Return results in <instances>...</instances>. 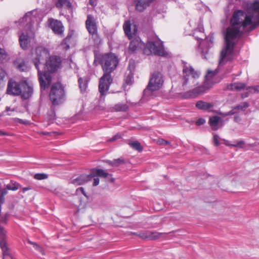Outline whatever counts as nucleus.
<instances>
[{"label":"nucleus","mask_w":259,"mask_h":259,"mask_svg":"<svg viewBox=\"0 0 259 259\" xmlns=\"http://www.w3.org/2000/svg\"><path fill=\"white\" fill-rule=\"evenodd\" d=\"M230 22L231 26L227 29L225 34V47L221 53L219 66L234 58L235 44L245 27L251 24L252 17L238 10L234 13Z\"/></svg>","instance_id":"f257e3e1"},{"label":"nucleus","mask_w":259,"mask_h":259,"mask_svg":"<svg viewBox=\"0 0 259 259\" xmlns=\"http://www.w3.org/2000/svg\"><path fill=\"white\" fill-rule=\"evenodd\" d=\"M98 61L101 65L103 75L100 78L99 91L101 95H105L109 90L110 85L113 82L111 73L115 70L118 64L117 56L113 53L104 54L98 57H95L94 64Z\"/></svg>","instance_id":"f03ea898"},{"label":"nucleus","mask_w":259,"mask_h":259,"mask_svg":"<svg viewBox=\"0 0 259 259\" xmlns=\"http://www.w3.org/2000/svg\"><path fill=\"white\" fill-rule=\"evenodd\" d=\"M142 49H143V53L147 55L153 54L160 56H166L168 55L164 50L162 42L159 40L149 41L146 45L140 37H136L131 41L128 47L131 53Z\"/></svg>","instance_id":"7ed1b4c3"},{"label":"nucleus","mask_w":259,"mask_h":259,"mask_svg":"<svg viewBox=\"0 0 259 259\" xmlns=\"http://www.w3.org/2000/svg\"><path fill=\"white\" fill-rule=\"evenodd\" d=\"M48 50L43 47H38L35 49L33 63L38 71V79L41 89L45 90L48 89L52 82V76L50 73L44 71L40 72L38 66L40 61L44 60L48 55Z\"/></svg>","instance_id":"20e7f679"},{"label":"nucleus","mask_w":259,"mask_h":259,"mask_svg":"<svg viewBox=\"0 0 259 259\" xmlns=\"http://www.w3.org/2000/svg\"><path fill=\"white\" fill-rule=\"evenodd\" d=\"M200 73L195 71L190 65L186 62H183V77L180 82V89L185 90L197 83L196 79L199 77Z\"/></svg>","instance_id":"39448f33"},{"label":"nucleus","mask_w":259,"mask_h":259,"mask_svg":"<svg viewBox=\"0 0 259 259\" xmlns=\"http://www.w3.org/2000/svg\"><path fill=\"white\" fill-rule=\"evenodd\" d=\"M164 83V77L162 73L155 71L150 75L149 82L143 91L144 96H150L153 93L160 89Z\"/></svg>","instance_id":"423d86ee"},{"label":"nucleus","mask_w":259,"mask_h":259,"mask_svg":"<svg viewBox=\"0 0 259 259\" xmlns=\"http://www.w3.org/2000/svg\"><path fill=\"white\" fill-rule=\"evenodd\" d=\"M65 97L64 88L60 83H54L50 93V98L52 103L54 105H57L62 103Z\"/></svg>","instance_id":"0eeeda50"},{"label":"nucleus","mask_w":259,"mask_h":259,"mask_svg":"<svg viewBox=\"0 0 259 259\" xmlns=\"http://www.w3.org/2000/svg\"><path fill=\"white\" fill-rule=\"evenodd\" d=\"M85 27L89 33L92 36L94 41L98 42L100 41V38L98 33V26L96 20L92 15H88L85 21Z\"/></svg>","instance_id":"6e6552de"},{"label":"nucleus","mask_w":259,"mask_h":259,"mask_svg":"<svg viewBox=\"0 0 259 259\" xmlns=\"http://www.w3.org/2000/svg\"><path fill=\"white\" fill-rule=\"evenodd\" d=\"M208 89L206 83L198 86L186 92L181 94L180 97L184 99L193 98L203 94Z\"/></svg>","instance_id":"1a4fd4ad"},{"label":"nucleus","mask_w":259,"mask_h":259,"mask_svg":"<svg viewBox=\"0 0 259 259\" xmlns=\"http://www.w3.org/2000/svg\"><path fill=\"white\" fill-rule=\"evenodd\" d=\"M62 60L58 56H51L46 60V66L49 72H54L61 66Z\"/></svg>","instance_id":"9d476101"},{"label":"nucleus","mask_w":259,"mask_h":259,"mask_svg":"<svg viewBox=\"0 0 259 259\" xmlns=\"http://www.w3.org/2000/svg\"><path fill=\"white\" fill-rule=\"evenodd\" d=\"M48 22L50 27L55 34L61 37L63 36L64 27L60 21L50 18Z\"/></svg>","instance_id":"9b49d317"},{"label":"nucleus","mask_w":259,"mask_h":259,"mask_svg":"<svg viewBox=\"0 0 259 259\" xmlns=\"http://www.w3.org/2000/svg\"><path fill=\"white\" fill-rule=\"evenodd\" d=\"M22 82L19 83L13 80H10L7 85V94L13 95H20L22 92Z\"/></svg>","instance_id":"f8f14e48"},{"label":"nucleus","mask_w":259,"mask_h":259,"mask_svg":"<svg viewBox=\"0 0 259 259\" xmlns=\"http://www.w3.org/2000/svg\"><path fill=\"white\" fill-rule=\"evenodd\" d=\"M133 234L136 235L143 239L156 240L163 236L164 233L149 231H144L137 233H134Z\"/></svg>","instance_id":"ddd939ff"},{"label":"nucleus","mask_w":259,"mask_h":259,"mask_svg":"<svg viewBox=\"0 0 259 259\" xmlns=\"http://www.w3.org/2000/svg\"><path fill=\"white\" fill-rule=\"evenodd\" d=\"M195 37L198 40L201 39L202 41L199 43V48L201 49V54L204 55V58H206L205 55L207 53L208 51V48L207 47H205L203 48V46H205L206 40H203V37L204 36V34L203 32H202L200 30H195L194 33Z\"/></svg>","instance_id":"4468645a"},{"label":"nucleus","mask_w":259,"mask_h":259,"mask_svg":"<svg viewBox=\"0 0 259 259\" xmlns=\"http://www.w3.org/2000/svg\"><path fill=\"white\" fill-rule=\"evenodd\" d=\"M94 177V176L92 174L81 175L76 178H72L71 183L75 186L83 185L91 181Z\"/></svg>","instance_id":"2eb2a0df"},{"label":"nucleus","mask_w":259,"mask_h":259,"mask_svg":"<svg viewBox=\"0 0 259 259\" xmlns=\"http://www.w3.org/2000/svg\"><path fill=\"white\" fill-rule=\"evenodd\" d=\"M22 92L20 95L24 99H29L33 93V88L26 81L22 82Z\"/></svg>","instance_id":"dca6fc26"},{"label":"nucleus","mask_w":259,"mask_h":259,"mask_svg":"<svg viewBox=\"0 0 259 259\" xmlns=\"http://www.w3.org/2000/svg\"><path fill=\"white\" fill-rule=\"evenodd\" d=\"M34 18L32 16V13L28 12L20 20V23L22 26H25L27 29H30L32 26V22Z\"/></svg>","instance_id":"f3484780"},{"label":"nucleus","mask_w":259,"mask_h":259,"mask_svg":"<svg viewBox=\"0 0 259 259\" xmlns=\"http://www.w3.org/2000/svg\"><path fill=\"white\" fill-rule=\"evenodd\" d=\"M246 84L244 83L236 82L233 83L228 84L226 85L225 90L229 91H241L246 89Z\"/></svg>","instance_id":"a211bd4d"},{"label":"nucleus","mask_w":259,"mask_h":259,"mask_svg":"<svg viewBox=\"0 0 259 259\" xmlns=\"http://www.w3.org/2000/svg\"><path fill=\"white\" fill-rule=\"evenodd\" d=\"M128 68L130 71L127 75L125 76L124 81L127 84L130 85L132 84L134 80V73L133 72V71L134 70L135 66L133 62L131 61H130Z\"/></svg>","instance_id":"6ab92c4d"},{"label":"nucleus","mask_w":259,"mask_h":259,"mask_svg":"<svg viewBox=\"0 0 259 259\" xmlns=\"http://www.w3.org/2000/svg\"><path fill=\"white\" fill-rule=\"evenodd\" d=\"M152 0H137L136 9L139 12H143L152 2Z\"/></svg>","instance_id":"aec40b11"},{"label":"nucleus","mask_w":259,"mask_h":259,"mask_svg":"<svg viewBox=\"0 0 259 259\" xmlns=\"http://www.w3.org/2000/svg\"><path fill=\"white\" fill-rule=\"evenodd\" d=\"M19 42L22 48L23 49L27 48L29 44L28 35L22 33L19 36Z\"/></svg>","instance_id":"412c9836"},{"label":"nucleus","mask_w":259,"mask_h":259,"mask_svg":"<svg viewBox=\"0 0 259 259\" xmlns=\"http://www.w3.org/2000/svg\"><path fill=\"white\" fill-rule=\"evenodd\" d=\"M106 162L112 166L117 167L125 164L126 161L124 158L120 157L114 159L113 161L107 160L106 161Z\"/></svg>","instance_id":"4be33fe9"},{"label":"nucleus","mask_w":259,"mask_h":259,"mask_svg":"<svg viewBox=\"0 0 259 259\" xmlns=\"http://www.w3.org/2000/svg\"><path fill=\"white\" fill-rule=\"evenodd\" d=\"M250 9L253 16L259 20V2H255L252 3L250 6Z\"/></svg>","instance_id":"5701e85b"},{"label":"nucleus","mask_w":259,"mask_h":259,"mask_svg":"<svg viewBox=\"0 0 259 259\" xmlns=\"http://www.w3.org/2000/svg\"><path fill=\"white\" fill-rule=\"evenodd\" d=\"M220 118L217 116H214L209 118V123L213 130H217L219 128L218 124Z\"/></svg>","instance_id":"b1692460"},{"label":"nucleus","mask_w":259,"mask_h":259,"mask_svg":"<svg viewBox=\"0 0 259 259\" xmlns=\"http://www.w3.org/2000/svg\"><path fill=\"white\" fill-rule=\"evenodd\" d=\"M55 5L58 9H61L63 7L70 9L71 7V4L68 0H58Z\"/></svg>","instance_id":"393cba45"},{"label":"nucleus","mask_w":259,"mask_h":259,"mask_svg":"<svg viewBox=\"0 0 259 259\" xmlns=\"http://www.w3.org/2000/svg\"><path fill=\"white\" fill-rule=\"evenodd\" d=\"M196 107L200 110H207L212 107V105L202 101H199L196 103Z\"/></svg>","instance_id":"a878e982"},{"label":"nucleus","mask_w":259,"mask_h":259,"mask_svg":"<svg viewBox=\"0 0 259 259\" xmlns=\"http://www.w3.org/2000/svg\"><path fill=\"white\" fill-rule=\"evenodd\" d=\"M123 28L126 35L131 39L132 37L131 33V24L130 21H125L123 25Z\"/></svg>","instance_id":"bb28decb"},{"label":"nucleus","mask_w":259,"mask_h":259,"mask_svg":"<svg viewBox=\"0 0 259 259\" xmlns=\"http://www.w3.org/2000/svg\"><path fill=\"white\" fill-rule=\"evenodd\" d=\"M73 33L69 32L67 36L63 39L62 45L65 46V49L68 50L70 48V44L72 41Z\"/></svg>","instance_id":"cd10ccee"},{"label":"nucleus","mask_w":259,"mask_h":259,"mask_svg":"<svg viewBox=\"0 0 259 259\" xmlns=\"http://www.w3.org/2000/svg\"><path fill=\"white\" fill-rule=\"evenodd\" d=\"M6 187L8 190L16 191L21 187V186L16 182L11 181L10 183L7 184Z\"/></svg>","instance_id":"c85d7f7f"},{"label":"nucleus","mask_w":259,"mask_h":259,"mask_svg":"<svg viewBox=\"0 0 259 259\" xmlns=\"http://www.w3.org/2000/svg\"><path fill=\"white\" fill-rule=\"evenodd\" d=\"M94 176L95 175L101 177L106 178L108 174L102 169H93L92 171V174Z\"/></svg>","instance_id":"c756f323"},{"label":"nucleus","mask_w":259,"mask_h":259,"mask_svg":"<svg viewBox=\"0 0 259 259\" xmlns=\"http://www.w3.org/2000/svg\"><path fill=\"white\" fill-rule=\"evenodd\" d=\"M78 82L81 92L85 91L87 88L88 84L86 79L80 77L78 79Z\"/></svg>","instance_id":"7c9ffc66"},{"label":"nucleus","mask_w":259,"mask_h":259,"mask_svg":"<svg viewBox=\"0 0 259 259\" xmlns=\"http://www.w3.org/2000/svg\"><path fill=\"white\" fill-rule=\"evenodd\" d=\"M128 144L131 147L136 150L139 151H141L142 150L141 144L138 141H130Z\"/></svg>","instance_id":"2f4dec72"},{"label":"nucleus","mask_w":259,"mask_h":259,"mask_svg":"<svg viewBox=\"0 0 259 259\" xmlns=\"http://www.w3.org/2000/svg\"><path fill=\"white\" fill-rule=\"evenodd\" d=\"M128 108V106L126 104L118 103L116 104L114 109L116 111H126Z\"/></svg>","instance_id":"473e14b6"},{"label":"nucleus","mask_w":259,"mask_h":259,"mask_svg":"<svg viewBox=\"0 0 259 259\" xmlns=\"http://www.w3.org/2000/svg\"><path fill=\"white\" fill-rule=\"evenodd\" d=\"M219 72V68H217L215 70L212 71L210 70H208L207 72V74L205 76L207 80H209L211 79L215 75H217Z\"/></svg>","instance_id":"72a5a7b5"},{"label":"nucleus","mask_w":259,"mask_h":259,"mask_svg":"<svg viewBox=\"0 0 259 259\" xmlns=\"http://www.w3.org/2000/svg\"><path fill=\"white\" fill-rule=\"evenodd\" d=\"M8 60V55L5 51L0 48V63Z\"/></svg>","instance_id":"f704fd0d"},{"label":"nucleus","mask_w":259,"mask_h":259,"mask_svg":"<svg viewBox=\"0 0 259 259\" xmlns=\"http://www.w3.org/2000/svg\"><path fill=\"white\" fill-rule=\"evenodd\" d=\"M249 107V104L247 102H244L239 105H237L233 107V109H238L244 111L247 108Z\"/></svg>","instance_id":"c9c22d12"},{"label":"nucleus","mask_w":259,"mask_h":259,"mask_svg":"<svg viewBox=\"0 0 259 259\" xmlns=\"http://www.w3.org/2000/svg\"><path fill=\"white\" fill-rule=\"evenodd\" d=\"M8 189L6 187V188H3L0 190V202L1 203H5V196L8 193Z\"/></svg>","instance_id":"e433bc0d"},{"label":"nucleus","mask_w":259,"mask_h":259,"mask_svg":"<svg viewBox=\"0 0 259 259\" xmlns=\"http://www.w3.org/2000/svg\"><path fill=\"white\" fill-rule=\"evenodd\" d=\"M250 94H255L259 93V86L248 87L246 89Z\"/></svg>","instance_id":"4c0bfd02"},{"label":"nucleus","mask_w":259,"mask_h":259,"mask_svg":"<svg viewBox=\"0 0 259 259\" xmlns=\"http://www.w3.org/2000/svg\"><path fill=\"white\" fill-rule=\"evenodd\" d=\"M48 178L47 174H36L34 176V178L38 180H42L46 179Z\"/></svg>","instance_id":"58836bf2"},{"label":"nucleus","mask_w":259,"mask_h":259,"mask_svg":"<svg viewBox=\"0 0 259 259\" xmlns=\"http://www.w3.org/2000/svg\"><path fill=\"white\" fill-rule=\"evenodd\" d=\"M219 136L217 135H213V141L215 146H218L220 145Z\"/></svg>","instance_id":"ea45409f"},{"label":"nucleus","mask_w":259,"mask_h":259,"mask_svg":"<svg viewBox=\"0 0 259 259\" xmlns=\"http://www.w3.org/2000/svg\"><path fill=\"white\" fill-rule=\"evenodd\" d=\"M17 68L21 71H24L25 68V64L24 62L22 61L17 66Z\"/></svg>","instance_id":"a19ab883"},{"label":"nucleus","mask_w":259,"mask_h":259,"mask_svg":"<svg viewBox=\"0 0 259 259\" xmlns=\"http://www.w3.org/2000/svg\"><path fill=\"white\" fill-rule=\"evenodd\" d=\"M8 215L9 214L8 213H6L0 219V223L5 224H7Z\"/></svg>","instance_id":"79ce46f5"},{"label":"nucleus","mask_w":259,"mask_h":259,"mask_svg":"<svg viewBox=\"0 0 259 259\" xmlns=\"http://www.w3.org/2000/svg\"><path fill=\"white\" fill-rule=\"evenodd\" d=\"M205 120L203 118H199L196 122V124L197 125H201L205 123Z\"/></svg>","instance_id":"37998d69"},{"label":"nucleus","mask_w":259,"mask_h":259,"mask_svg":"<svg viewBox=\"0 0 259 259\" xmlns=\"http://www.w3.org/2000/svg\"><path fill=\"white\" fill-rule=\"evenodd\" d=\"M244 141H240L239 142H237V143L236 144L233 145L232 146L236 147H242V145H244Z\"/></svg>","instance_id":"c03bdc74"},{"label":"nucleus","mask_w":259,"mask_h":259,"mask_svg":"<svg viewBox=\"0 0 259 259\" xmlns=\"http://www.w3.org/2000/svg\"><path fill=\"white\" fill-rule=\"evenodd\" d=\"M6 73L3 69H0V79H3L5 77Z\"/></svg>","instance_id":"a18cd8bd"},{"label":"nucleus","mask_w":259,"mask_h":259,"mask_svg":"<svg viewBox=\"0 0 259 259\" xmlns=\"http://www.w3.org/2000/svg\"><path fill=\"white\" fill-rule=\"evenodd\" d=\"M33 247L37 249V250L39 251L40 252H41L42 253V249L41 247L39 246V245L37 244L36 243H34L33 244Z\"/></svg>","instance_id":"49530a36"},{"label":"nucleus","mask_w":259,"mask_h":259,"mask_svg":"<svg viewBox=\"0 0 259 259\" xmlns=\"http://www.w3.org/2000/svg\"><path fill=\"white\" fill-rule=\"evenodd\" d=\"M121 138V136L117 134L113 136L111 139H110V141H114L118 139Z\"/></svg>","instance_id":"de8ad7c7"},{"label":"nucleus","mask_w":259,"mask_h":259,"mask_svg":"<svg viewBox=\"0 0 259 259\" xmlns=\"http://www.w3.org/2000/svg\"><path fill=\"white\" fill-rule=\"evenodd\" d=\"M100 180L98 178H95L94 179V182L93 185L96 186L99 184Z\"/></svg>","instance_id":"09e8293b"},{"label":"nucleus","mask_w":259,"mask_h":259,"mask_svg":"<svg viewBox=\"0 0 259 259\" xmlns=\"http://www.w3.org/2000/svg\"><path fill=\"white\" fill-rule=\"evenodd\" d=\"M160 143H161V144L165 145H169L170 144L169 142H168L166 140H163V139L161 140Z\"/></svg>","instance_id":"8fccbe9b"},{"label":"nucleus","mask_w":259,"mask_h":259,"mask_svg":"<svg viewBox=\"0 0 259 259\" xmlns=\"http://www.w3.org/2000/svg\"><path fill=\"white\" fill-rule=\"evenodd\" d=\"M31 189V187H24L22 188V191L23 193H25L26 191H28V190H29Z\"/></svg>","instance_id":"3c124183"},{"label":"nucleus","mask_w":259,"mask_h":259,"mask_svg":"<svg viewBox=\"0 0 259 259\" xmlns=\"http://www.w3.org/2000/svg\"><path fill=\"white\" fill-rule=\"evenodd\" d=\"M234 110L235 109H233V110L230 111L229 112H227L228 116L229 115H233L234 114H235L236 112L234 111Z\"/></svg>","instance_id":"603ef678"},{"label":"nucleus","mask_w":259,"mask_h":259,"mask_svg":"<svg viewBox=\"0 0 259 259\" xmlns=\"http://www.w3.org/2000/svg\"><path fill=\"white\" fill-rule=\"evenodd\" d=\"M249 93H249L248 91H247V92L242 94L241 95L242 98H245L247 97L248 96V95Z\"/></svg>","instance_id":"864d4df0"},{"label":"nucleus","mask_w":259,"mask_h":259,"mask_svg":"<svg viewBox=\"0 0 259 259\" xmlns=\"http://www.w3.org/2000/svg\"><path fill=\"white\" fill-rule=\"evenodd\" d=\"M219 114L223 117H225V116H228L227 112H225V113L220 112Z\"/></svg>","instance_id":"5fc2aeb1"},{"label":"nucleus","mask_w":259,"mask_h":259,"mask_svg":"<svg viewBox=\"0 0 259 259\" xmlns=\"http://www.w3.org/2000/svg\"><path fill=\"white\" fill-rule=\"evenodd\" d=\"M78 190H80V191H81L82 193L84 195H85V194L84 193V189L82 188V187H80L78 189H77V191Z\"/></svg>","instance_id":"6e6d98bb"},{"label":"nucleus","mask_w":259,"mask_h":259,"mask_svg":"<svg viewBox=\"0 0 259 259\" xmlns=\"http://www.w3.org/2000/svg\"><path fill=\"white\" fill-rule=\"evenodd\" d=\"M0 135L1 136H7V135H8V134L5 132H4L2 131H0Z\"/></svg>","instance_id":"4d7b16f0"},{"label":"nucleus","mask_w":259,"mask_h":259,"mask_svg":"<svg viewBox=\"0 0 259 259\" xmlns=\"http://www.w3.org/2000/svg\"><path fill=\"white\" fill-rule=\"evenodd\" d=\"M6 111L9 112L10 111H14V110H11L10 107L7 106L6 107Z\"/></svg>","instance_id":"13d9d810"},{"label":"nucleus","mask_w":259,"mask_h":259,"mask_svg":"<svg viewBox=\"0 0 259 259\" xmlns=\"http://www.w3.org/2000/svg\"><path fill=\"white\" fill-rule=\"evenodd\" d=\"M20 123H23V124H26V121L23 120L22 119H19Z\"/></svg>","instance_id":"bf43d9fd"},{"label":"nucleus","mask_w":259,"mask_h":259,"mask_svg":"<svg viewBox=\"0 0 259 259\" xmlns=\"http://www.w3.org/2000/svg\"><path fill=\"white\" fill-rule=\"evenodd\" d=\"M28 242L29 244H31V245H33V244L35 243V242H32V241H30V240H28Z\"/></svg>","instance_id":"052dcab7"},{"label":"nucleus","mask_w":259,"mask_h":259,"mask_svg":"<svg viewBox=\"0 0 259 259\" xmlns=\"http://www.w3.org/2000/svg\"><path fill=\"white\" fill-rule=\"evenodd\" d=\"M90 3L91 5H93V2L90 1Z\"/></svg>","instance_id":"680f3d73"},{"label":"nucleus","mask_w":259,"mask_h":259,"mask_svg":"<svg viewBox=\"0 0 259 259\" xmlns=\"http://www.w3.org/2000/svg\"><path fill=\"white\" fill-rule=\"evenodd\" d=\"M90 3L91 5H93V2L90 1Z\"/></svg>","instance_id":"e2e57ef3"},{"label":"nucleus","mask_w":259,"mask_h":259,"mask_svg":"<svg viewBox=\"0 0 259 259\" xmlns=\"http://www.w3.org/2000/svg\"><path fill=\"white\" fill-rule=\"evenodd\" d=\"M49 134V133H43V134H44V135H47V134Z\"/></svg>","instance_id":"0e129e2a"},{"label":"nucleus","mask_w":259,"mask_h":259,"mask_svg":"<svg viewBox=\"0 0 259 259\" xmlns=\"http://www.w3.org/2000/svg\"><path fill=\"white\" fill-rule=\"evenodd\" d=\"M237 119H238V118L237 117H235V120H236Z\"/></svg>","instance_id":"69168bd1"},{"label":"nucleus","mask_w":259,"mask_h":259,"mask_svg":"<svg viewBox=\"0 0 259 259\" xmlns=\"http://www.w3.org/2000/svg\"><path fill=\"white\" fill-rule=\"evenodd\" d=\"M237 119H238V118L237 117H235V120H236Z\"/></svg>","instance_id":"338daca9"},{"label":"nucleus","mask_w":259,"mask_h":259,"mask_svg":"<svg viewBox=\"0 0 259 259\" xmlns=\"http://www.w3.org/2000/svg\"><path fill=\"white\" fill-rule=\"evenodd\" d=\"M11 259H15V258H13V257H11Z\"/></svg>","instance_id":"774afa93"}]
</instances>
